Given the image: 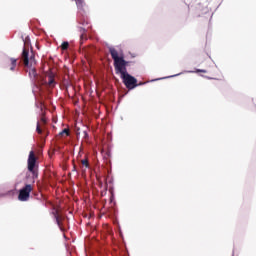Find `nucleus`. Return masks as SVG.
<instances>
[{
	"instance_id": "1",
	"label": "nucleus",
	"mask_w": 256,
	"mask_h": 256,
	"mask_svg": "<svg viewBox=\"0 0 256 256\" xmlns=\"http://www.w3.org/2000/svg\"><path fill=\"white\" fill-rule=\"evenodd\" d=\"M109 53L114 61L115 73L116 75H120L126 89L129 91L135 89L138 85L137 78L131 76V74L127 72V65L129 62H127L123 56H119V52L113 47L109 48Z\"/></svg>"
},
{
	"instance_id": "2",
	"label": "nucleus",
	"mask_w": 256,
	"mask_h": 256,
	"mask_svg": "<svg viewBox=\"0 0 256 256\" xmlns=\"http://www.w3.org/2000/svg\"><path fill=\"white\" fill-rule=\"evenodd\" d=\"M21 59L24 63V66L29 69L28 75L30 79H33V81H37V69H35L37 61L35 60V54L32 53L29 56V50L27 48H24L21 54Z\"/></svg>"
},
{
	"instance_id": "3",
	"label": "nucleus",
	"mask_w": 256,
	"mask_h": 256,
	"mask_svg": "<svg viewBox=\"0 0 256 256\" xmlns=\"http://www.w3.org/2000/svg\"><path fill=\"white\" fill-rule=\"evenodd\" d=\"M28 171L32 174V183H35V179L39 177V166L37 165V156L34 151H30L28 156Z\"/></svg>"
},
{
	"instance_id": "4",
	"label": "nucleus",
	"mask_w": 256,
	"mask_h": 256,
	"mask_svg": "<svg viewBox=\"0 0 256 256\" xmlns=\"http://www.w3.org/2000/svg\"><path fill=\"white\" fill-rule=\"evenodd\" d=\"M31 191H33V185L26 184L22 189L19 190L18 200L23 202L29 201Z\"/></svg>"
},
{
	"instance_id": "5",
	"label": "nucleus",
	"mask_w": 256,
	"mask_h": 256,
	"mask_svg": "<svg viewBox=\"0 0 256 256\" xmlns=\"http://www.w3.org/2000/svg\"><path fill=\"white\" fill-rule=\"evenodd\" d=\"M44 84L50 87V89H53V87H55L56 85L55 74L53 73L48 74V81H45Z\"/></svg>"
},
{
	"instance_id": "6",
	"label": "nucleus",
	"mask_w": 256,
	"mask_h": 256,
	"mask_svg": "<svg viewBox=\"0 0 256 256\" xmlns=\"http://www.w3.org/2000/svg\"><path fill=\"white\" fill-rule=\"evenodd\" d=\"M55 219L58 227H60L61 231H63V223L61 222L63 218L60 215L55 214Z\"/></svg>"
},
{
	"instance_id": "7",
	"label": "nucleus",
	"mask_w": 256,
	"mask_h": 256,
	"mask_svg": "<svg viewBox=\"0 0 256 256\" xmlns=\"http://www.w3.org/2000/svg\"><path fill=\"white\" fill-rule=\"evenodd\" d=\"M10 71H15V67H17V59L15 58H10Z\"/></svg>"
},
{
	"instance_id": "8",
	"label": "nucleus",
	"mask_w": 256,
	"mask_h": 256,
	"mask_svg": "<svg viewBox=\"0 0 256 256\" xmlns=\"http://www.w3.org/2000/svg\"><path fill=\"white\" fill-rule=\"evenodd\" d=\"M59 135H60L61 137H63L64 135H66V137H69V135H71V133L69 132V128H66V129L62 130V131L59 133Z\"/></svg>"
},
{
	"instance_id": "9",
	"label": "nucleus",
	"mask_w": 256,
	"mask_h": 256,
	"mask_svg": "<svg viewBox=\"0 0 256 256\" xmlns=\"http://www.w3.org/2000/svg\"><path fill=\"white\" fill-rule=\"evenodd\" d=\"M61 49L62 51H67V49H69V42H63L61 44Z\"/></svg>"
},
{
	"instance_id": "10",
	"label": "nucleus",
	"mask_w": 256,
	"mask_h": 256,
	"mask_svg": "<svg viewBox=\"0 0 256 256\" xmlns=\"http://www.w3.org/2000/svg\"><path fill=\"white\" fill-rule=\"evenodd\" d=\"M81 164H82L83 167H85L86 169H89V160L83 159V160H81Z\"/></svg>"
},
{
	"instance_id": "11",
	"label": "nucleus",
	"mask_w": 256,
	"mask_h": 256,
	"mask_svg": "<svg viewBox=\"0 0 256 256\" xmlns=\"http://www.w3.org/2000/svg\"><path fill=\"white\" fill-rule=\"evenodd\" d=\"M36 131L39 135H41V133H43V130H41V125L39 124V122L37 123Z\"/></svg>"
},
{
	"instance_id": "12",
	"label": "nucleus",
	"mask_w": 256,
	"mask_h": 256,
	"mask_svg": "<svg viewBox=\"0 0 256 256\" xmlns=\"http://www.w3.org/2000/svg\"><path fill=\"white\" fill-rule=\"evenodd\" d=\"M196 73H207V70L204 69H197Z\"/></svg>"
},
{
	"instance_id": "13",
	"label": "nucleus",
	"mask_w": 256,
	"mask_h": 256,
	"mask_svg": "<svg viewBox=\"0 0 256 256\" xmlns=\"http://www.w3.org/2000/svg\"><path fill=\"white\" fill-rule=\"evenodd\" d=\"M40 121L45 125V123H47V119L45 118V116H42Z\"/></svg>"
},
{
	"instance_id": "14",
	"label": "nucleus",
	"mask_w": 256,
	"mask_h": 256,
	"mask_svg": "<svg viewBox=\"0 0 256 256\" xmlns=\"http://www.w3.org/2000/svg\"><path fill=\"white\" fill-rule=\"evenodd\" d=\"M80 31H81V33H82V34H81V39H83V37H84V34H83V33H85V29H84V28H81Z\"/></svg>"
},
{
	"instance_id": "15",
	"label": "nucleus",
	"mask_w": 256,
	"mask_h": 256,
	"mask_svg": "<svg viewBox=\"0 0 256 256\" xmlns=\"http://www.w3.org/2000/svg\"><path fill=\"white\" fill-rule=\"evenodd\" d=\"M141 85H145V82L137 83V87H139V86H141Z\"/></svg>"
},
{
	"instance_id": "16",
	"label": "nucleus",
	"mask_w": 256,
	"mask_h": 256,
	"mask_svg": "<svg viewBox=\"0 0 256 256\" xmlns=\"http://www.w3.org/2000/svg\"><path fill=\"white\" fill-rule=\"evenodd\" d=\"M75 169H76V168H75V166H74V167H73V171H75Z\"/></svg>"
},
{
	"instance_id": "17",
	"label": "nucleus",
	"mask_w": 256,
	"mask_h": 256,
	"mask_svg": "<svg viewBox=\"0 0 256 256\" xmlns=\"http://www.w3.org/2000/svg\"><path fill=\"white\" fill-rule=\"evenodd\" d=\"M85 137H87V133H85Z\"/></svg>"
}]
</instances>
